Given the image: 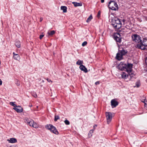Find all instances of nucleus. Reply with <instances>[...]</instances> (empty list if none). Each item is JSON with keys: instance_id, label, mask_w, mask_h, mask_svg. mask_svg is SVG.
Wrapping results in <instances>:
<instances>
[{"instance_id": "nucleus-1", "label": "nucleus", "mask_w": 147, "mask_h": 147, "mask_svg": "<svg viewBox=\"0 0 147 147\" xmlns=\"http://www.w3.org/2000/svg\"><path fill=\"white\" fill-rule=\"evenodd\" d=\"M126 20L124 19L120 20L119 18H115L113 21L112 25L115 29H119L122 24H124Z\"/></svg>"}, {"instance_id": "nucleus-2", "label": "nucleus", "mask_w": 147, "mask_h": 147, "mask_svg": "<svg viewBox=\"0 0 147 147\" xmlns=\"http://www.w3.org/2000/svg\"><path fill=\"white\" fill-rule=\"evenodd\" d=\"M147 46V38H144L142 42H141L137 44L136 46L137 48L141 50H144L146 49V47Z\"/></svg>"}, {"instance_id": "nucleus-3", "label": "nucleus", "mask_w": 147, "mask_h": 147, "mask_svg": "<svg viewBox=\"0 0 147 147\" xmlns=\"http://www.w3.org/2000/svg\"><path fill=\"white\" fill-rule=\"evenodd\" d=\"M127 53V51L125 50L124 49L122 48L121 50V49L120 48L117 54L116 59L119 60H121L122 59V56L125 55Z\"/></svg>"}, {"instance_id": "nucleus-4", "label": "nucleus", "mask_w": 147, "mask_h": 147, "mask_svg": "<svg viewBox=\"0 0 147 147\" xmlns=\"http://www.w3.org/2000/svg\"><path fill=\"white\" fill-rule=\"evenodd\" d=\"M128 73V74H127L126 73L123 72L121 74L122 78L126 80V81L130 80L131 78L134 76V74L133 73L131 74V72Z\"/></svg>"}, {"instance_id": "nucleus-5", "label": "nucleus", "mask_w": 147, "mask_h": 147, "mask_svg": "<svg viewBox=\"0 0 147 147\" xmlns=\"http://www.w3.org/2000/svg\"><path fill=\"white\" fill-rule=\"evenodd\" d=\"M108 7L110 9L113 10H116L118 8V5L114 1H111L109 2Z\"/></svg>"}, {"instance_id": "nucleus-6", "label": "nucleus", "mask_w": 147, "mask_h": 147, "mask_svg": "<svg viewBox=\"0 0 147 147\" xmlns=\"http://www.w3.org/2000/svg\"><path fill=\"white\" fill-rule=\"evenodd\" d=\"M47 129L50 130L53 133L58 135L59 133L56 128L52 125H47L45 127Z\"/></svg>"}, {"instance_id": "nucleus-7", "label": "nucleus", "mask_w": 147, "mask_h": 147, "mask_svg": "<svg viewBox=\"0 0 147 147\" xmlns=\"http://www.w3.org/2000/svg\"><path fill=\"white\" fill-rule=\"evenodd\" d=\"M27 123L30 127L36 128L38 127V125L36 123L34 122L33 120L30 119H28L26 120Z\"/></svg>"}, {"instance_id": "nucleus-8", "label": "nucleus", "mask_w": 147, "mask_h": 147, "mask_svg": "<svg viewBox=\"0 0 147 147\" xmlns=\"http://www.w3.org/2000/svg\"><path fill=\"white\" fill-rule=\"evenodd\" d=\"M114 38L116 42L119 43H121V37L119 33H115L114 34Z\"/></svg>"}, {"instance_id": "nucleus-9", "label": "nucleus", "mask_w": 147, "mask_h": 147, "mask_svg": "<svg viewBox=\"0 0 147 147\" xmlns=\"http://www.w3.org/2000/svg\"><path fill=\"white\" fill-rule=\"evenodd\" d=\"M132 40L135 42L139 43L141 41L140 37L137 34H134L131 36Z\"/></svg>"}, {"instance_id": "nucleus-10", "label": "nucleus", "mask_w": 147, "mask_h": 147, "mask_svg": "<svg viewBox=\"0 0 147 147\" xmlns=\"http://www.w3.org/2000/svg\"><path fill=\"white\" fill-rule=\"evenodd\" d=\"M105 115L107 118V123L109 124L112 119V113L109 112H106L105 113Z\"/></svg>"}, {"instance_id": "nucleus-11", "label": "nucleus", "mask_w": 147, "mask_h": 147, "mask_svg": "<svg viewBox=\"0 0 147 147\" xmlns=\"http://www.w3.org/2000/svg\"><path fill=\"white\" fill-rule=\"evenodd\" d=\"M132 64L129 63L127 65H126V66H125V69L127 72H131L132 68Z\"/></svg>"}, {"instance_id": "nucleus-12", "label": "nucleus", "mask_w": 147, "mask_h": 147, "mask_svg": "<svg viewBox=\"0 0 147 147\" xmlns=\"http://www.w3.org/2000/svg\"><path fill=\"white\" fill-rule=\"evenodd\" d=\"M13 109L18 113L22 112L23 111V108L20 106H16L13 108Z\"/></svg>"}, {"instance_id": "nucleus-13", "label": "nucleus", "mask_w": 147, "mask_h": 147, "mask_svg": "<svg viewBox=\"0 0 147 147\" xmlns=\"http://www.w3.org/2000/svg\"><path fill=\"white\" fill-rule=\"evenodd\" d=\"M111 104L112 108L115 107L118 105L117 102L115 99H113L111 100Z\"/></svg>"}, {"instance_id": "nucleus-14", "label": "nucleus", "mask_w": 147, "mask_h": 147, "mask_svg": "<svg viewBox=\"0 0 147 147\" xmlns=\"http://www.w3.org/2000/svg\"><path fill=\"white\" fill-rule=\"evenodd\" d=\"M125 66H126V64L125 63L120 64L118 66V68L119 69L123 70L125 69Z\"/></svg>"}, {"instance_id": "nucleus-15", "label": "nucleus", "mask_w": 147, "mask_h": 147, "mask_svg": "<svg viewBox=\"0 0 147 147\" xmlns=\"http://www.w3.org/2000/svg\"><path fill=\"white\" fill-rule=\"evenodd\" d=\"M128 30L127 28L125 27L123 28H122L120 31V33L123 34H126V33L128 32L127 31Z\"/></svg>"}, {"instance_id": "nucleus-16", "label": "nucleus", "mask_w": 147, "mask_h": 147, "mask_svg": "<svg viewBox=\"0 0 147 147\" xmlns=\"http://www.w3.org/2000/svg\"><path fill=\"white\" fill-rule=\"evenodd\" d=\"M7 140L9 143H16L17 142V139L15 138H11Z\"/></svg>"}, {"instance_id": "nucleus-17", "label": "nucleus", "mask_w": 147, "mask_h": 147, "mask_svg": "<svg viewBox=\"0 0 147 147\" xmlns=\"http://www.w3.org/2000/svg\"><path fill=\"white\" fill-rule=\"evenodd\" d=\"M80 68L82 71H83L86 73L88 71L86 68L84 66L82 65L80 66Z\"/></svg>"}, {"instance_id": "nucleus-18", "label": "nucleus", "mask_w": 147, "mask_h": 147, "mask_svg": "<svg viewBox=\"0 0 147 147\" xmlns=\"http://www.w3.org/2000/svg\"><path fill=\"white\" fill-rule=\"evenodd\" d=\"M13 57L15 59L18 60L20 59V56L19 55L15 54L14 52L13 53Z\"/></svg>"}, {"instance_id": "nucleus-19", "label": "nucleus", "mask_w": 147, "mask_h": 147, "mask_svg": "<svg viewBox=\"0 0 147 147\" xmlns=\"http://www.w3.org/2000/svg\"><path fill=\"white\" fill-rule=\"evenodd\" d=\"M72 3L74 5V6L75 7L77 6H81L82 5V3H77V2H73Z\"/></svg>"}, {"instance_id": "nucleus-20", "label": "nucleus", "mask_w": 147, "mask_h": 147, "mask_svg": "<svg viewBox=\"0 0 147 147\" xmlns=\"http://www.w3.org/2000/svg\"><path fill=\"white\" fill-rule=\"evenodd\" d=\"M61 9L63 10V12L64 13H66L67 12V7L65 6H61Z\"/></svg>"}, {"instance_id": "nucleus-21", "label": "nucleus", "mask_w": 147, "mask_h": 147, "mask_svg": "<svg viewBox=\"0 0 147 147\" xmlns=\"http://www.w3.org/2000/svg\"><path fill=\"white\" fill-rule=\"evenodd\" d=\"M16 46L18 48H20V47L21 44L20 42L19 41H16L15 43Z\"/></svg>"}, {"instance_id": "nucleus-22", "label": "nucleus", "mask_w": 147, "mask_h": 147, "mask_svg": "<svg viewBox=\"0 0 147 147\" xmlns=\"http://www.w3.org/2000/svg\"><path fill=\"white\" fill-rule=\"evenodd\" d=\"M93 130H91L89 133L88 134V136L89 138H90L92 136V134L93 133Z\"/></svg>"}, {"instance_id": "nucleus-23", "label": "nucleus", "mask_w": 147, "mask_h": 147, "mask_svg": "<svg viewBox=\"0 0 147 147\" xmlns=\"http://www.w3.org/2000/svg\"><path fill=\"white\" fill-rule=\"evenodd\" d=\"M83 63V61L78 60L76 62V64L79 65H81Z\"/></svg>"}, {"instance_id": "nucleus-24", "label": "nucleus", "mask_w": 147, "mask_h": 147, "mask_svg": "<svg viewBox=\"0 0 147 147\" xmlns=\"http://www.w3.org/2000/svg\"><path fill=\"white\" fill-rule=\"evenodd\" d=\"M92 19V15H91L88 18L86 22H89Z\"/></svg>"}, {"instance_id": "nucleus-25", "label": "nucleus", "mask_w": 147, "mask_h": 147, "mask_svg": "<svg viewBox=\"0 0 147 147\" xmlns=\"http://www.w3.org/2000/svg\"><path fill=\"white\" fill-rule=\"evenodd\" d=\"M55 31L52 30L49 32H48V33L49 35H52L55 34Z\"/></svg>"}, {"instance_id": "nucleus-26", "label": "nucleus", "mask_w": 147, "mask_h": 147, "mask_svg": "<svg viewBox=\"0 0 147 147\" xmlns=\"http://www.w3.org/2000/svg\"><path fill=\"white\" fill-rule=\"evenodd\" d=\"M60 118L59 116L55 115V116L54 121H56L57 120L59 119Z\"/></svg>"}, {"instance_id": "nucleus-27", "label": "nucleus", "mask_w": 147, "mask_h": 147, "mask_svg": "<svg viewBox=\"0 0 147 147\" xmlns=\"http://www.w3.org/2000/svg\"><path fill=\"white\" fill-rule=\"evenodd\" d=\"M14 102H10L9 104L11 105L12 106H13V107H15L17 106H16V105L15 104H14Z\"/></svg>"}, {"instance_id": "nucleus-28", "label": "nucleus", "mask_w": 147, "mask_h": 147, "mask_svg": "<svg viewBox=\"0 0 147 147\" xmlns=\"http://www.w3.org/2000/svg\"><path fill=\"white\" fill-rule=\"evenodd\" d=\"M64 123H65V124L66 125H69L70 124L69 122L67 119H66L64 121Z\"/></svg>"}, {"instance_id": "nucleus-29", "label": "nucleus", "mask_w": 147, "mask_h": 147, "mask_svg": "<svg viewBox=\"0 0 147 147\" xmlns=\"http://www.w3.org/2000/svg\"><path fill=\"white\" fill-rule=\"evenodd\" d=\"M136 86H134V87H138L140 86V83L139 82H136Z\"/></svg>"}, {"instance_id": "nucleus-30", "label": "nucleus", "mask_w": 147, "mask_h": 147, "mask_svg": "<svg viewBox=\"0 0 147 147\" xmlns=\"http://www.w3.org/2000/svg\"><path fill=\"white\" fill-rule=\"evenodd\" d=\"M87 42L86 41L84 42L82 44V46L84 47L87 44Z\"/></svg>"}, {"instance_id": "nucleus-31", "label": "nucleus", "mask_w": 147, "mask_h": 147, "mask_svg": "<svg viewBox=\"0 0 147 147\" xmlns=\"http://www.w3.org/2000/svg\"><path fill=\"white\" fill-rule=\"evenodd\" d=\"M9 147H19L17 145H13L10 146Z\"/></svg>"}, {"instance_id": "nucleus-32", "label": "nucleus", "mask_w": 147, "mask_h": 147, "mask_svg": "<svg viewBox=\"0 0 147 147\" xmlns=\"http://www.w3.org/2000/svg\"><path fill=\"white\" fill-rule=\"evenodd\" d=\"M44 36V35H43V34L40 35V37H39L40 39H41L42 38V37Z\"/></svg>"}, {"instance_id": "nucleus-33", "label": "nucleus", "mask_w": 147, "mask_h": 147, "mask_svg": "<svg viewBox=\"0 0 147 147\" xmlns=\"http://www.w3.org/2000/svg\"><path fill=\"white\" fill-rule=\"evenodd\" d=\"M100 11H99L98 12V13L97 17H99L100 16Z\"/></svg>"}, {"instance_id": "nucleus-34", "label": "nucleus", "mask_w": 147, "mask_h": 147, "mask_svg": "<svg viewBox=\"0 0 147 147\" xmlns=\"http://www.w3.org/2000/svg\"><path fill=\"white\" fill-rule=\"evenodd\" d=\"M16 84L18 86H19L20 85V82L19 81H17Z\"/></svg>"}, {"instance_id": "nucleus-35", "label": "nucleus", "mask_w": 147, "mask_h": 147, "mask_svg": "<svg viewBox=\"0 0 147 147\" xmlns=\"http://www.w3.org/2000/svg\"><path fill=\"white\" fill-rule=\"evenodd\" d=\"M99 84V81H97L95 83V84L96 85Z\"/></svg>"}, {"instance_id": "nucleus-36", "label": "nucleus", "mask_w": 147, "mask_h": 147, "mask_svg": "<svg viewBox=\"0 0 147 147\" xmlns=\"http://www.w3.org/2000/svg\"><path fill=\"white\" fill-rule=\"evenodd\" d=\"M43 20V18L42 17H41L40 18V22H41Z\"/></svg>"}, {"instance_id": "nucleus-37", "label": "nucleus", "mask_w": 147, "mask_h": 147, "mask_svg": "<svg viewBox=\"0 0 147 147\" xmlns=\"http://www.w3.org/2000/svg\"><path fill=\"white\" fill-rule=\"evenodd\" d=\"M47 81L49 82H52V81L50 80H49L48 79H47Z\"/></svg>"}, {"instance_id": "nucleus-38", "label": "nucleus", "mask_w": 147, "mask_h": 147, "mask_svg": "<svg viewBox=\"0 0 147 147\" xmlns=\"http://www.w3.org/2000/svg\"><path fill=\"white\" fill-rule=\"evenodd\" d=\"M145 63H146V65H147V57H146V59H145Z\"/></svg>"}, {"instance_id": "nucleus-39", "label": "nucleus", "mask_w": 147, "mask_h": 147, "mask_svg": "<svg viewBox=\"0 0 147 147\" xmlns=\"http://www.w3.org/2000/svg\"><path fill=\"white\" fill-rule=\"evenodd\" d=\"M2 84V81L1 79H0V85H1Z\"/></svg>"}, {"instance_id": "nucleus-40", "label": "nucleus", "mask_w": 147, "mask_h": 147, "mask_svg": "<svg viewBox=\"0 0 147 147\" xmlns=\"http://www.w3.org/2000/svg\"><path fill=\"white\" fill-rule=\"evenodd\" d=\"M34 97H37V94H35L34 95Z\"/></svg>"}, {"instance_id": "nucleus-41", "label": "nucleus", "mask_w": 147, "mask_h": 147, "mask_svg": "<svg viewBox=\"0 0 147 147\" xmlns=\"http://www.w3.org/2000/svg\"><path fill=\"white\" fill-rule=\"evenodd\" d=\"M102 3H103L105 1H101Z\"/></svg>"}, {"instance_id": "nucleus-42", "label": "nucleus", "mask_w": 147, "mask_h": 147, "mask_svg": "<svg viewBox=\"0 0 147 147\" xmlns=\"http://www.w3.org/2000/svg\"><path fill=\"white\" fill-rule=\"evenodd\" d=\"M146 104L145 103L144 105H145V107H146Z\"/></svg>"}, {"instance_id": "nucleus-43", "label": "nucleus", "mask_w": 147, "mask_h": 147, "mask_svg": "<svg viewBox=\"0 0 147 147\" xmlns=\"http://www.w3.org/2000/svg\"><path fill=\"white\" fill-rule=\"evenodd\" d=\"M142 102H144V101H142Z\"/></svg>"}, {"instance_id": "nucleus-44", "label": "nucleus", "mask_w": 147, "mask_h": 147, "mask_svg": "<svg viewBox=\"0 0 147 147\" xmlns=\"http://www.w3.org/2000/svg\"><path fill=\"white\" fill-rule=\"evenodd\" d=\"M95 126H97L96 125H95Z\"/></svg>"}, {"instance_id": "nucleus-45", "label": "nucleus", "mask_w": 147, "mask_h": 147, "mask_svg": "<svg viewBox=\"0 0 147 147\" xmlns=\"http://www.w3.org/2000/svg\"><path fill=\"white\" fill-rule=\"evenodd\" d=\"M95 126H97L96 125H95Z\"/></svg>"}, {"instance_id": "nucleus-46", "label": "nucleus", "mask_w": 147, "mask_h": 147, "mask_svg": "<svg viewBox=\"0 0 147 147\" xmlns=\"http://www.w3.org/2000/svg\"><path fill=\"white\" fill-rule=\"evenodd\" d=\"M146 133V134H147V132Z\"/></svg>"}]
</instances>
